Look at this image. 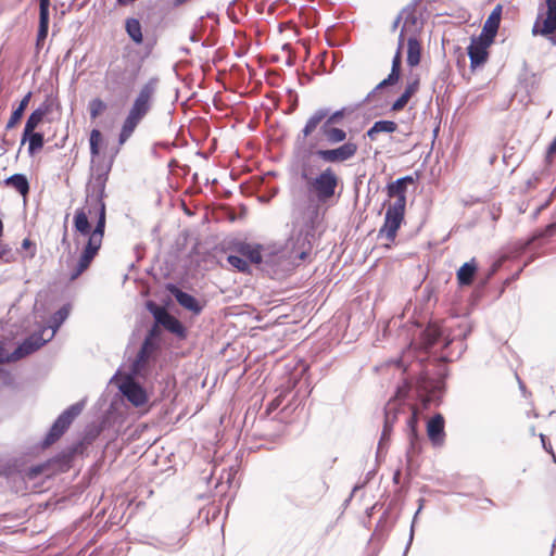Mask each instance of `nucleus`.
Masks as SVG:
<instances>
[{
    "label": "nucleus",
    "mask_w": 556,
    "mask_h": 556,
    "mask_svg": "<svg viewBox=\"0 0 556 556\" xmlns=\"http://www.w3.org/2000/svg\"><path fill=\"white\" fill-rule=\"evenodd\" d=\"M389 85L388 84H384V79L381 80L369 93L368 96L366 97V101H368L370 99V97L376 93L378 90L382 89V88H386L388 87Z\"/></svg>",
    "instance_id": "nucleus-50"
},
{
    "label": "nucleus",
    "mask_w": 556,
    "mask_h": 556,
    "mask_svg": "<svg viewBox=\"0 0 556 556\" xmlns=\"http://www.w3.org/2000/svg\"><path fill=\"white\" fill-rule=\"evenodd\" d=\"M400 79V71L392 70L387 78H384V84H388L389 86L395 85Z\"/></svg>",
    "instance_id": "nucleus-45"
},
{
    "label": "nucleus",
    "mask_w": 556,
    "mask_h": 556,
    "mask_svg": "<svg viewBox=\"0 0 556 556\" xmlns=\"http://www.w3.org/2000/svg\"><path fill=\"white\" fill-rule=\"evenodd\" d=\"M403 31H409V35H416L418 30V18L414 9H404L402 12Z\"/></svg>",
    "instance_id": "nucleus-31"
},
{
    "label": "nucleus",
    "mask_w": 556,
    "mask_h": 556,
    "mask_svg": "<svg viewBox=\"0 0 556 556\" xmlns=\"http://www.w3.org/2000/svg\"><path fill=\"white\" fill-rule=\"evenodd\" d=\"M227 260L232 267L241 273H247L250 268L248 261L242 255H229Z\"/></svg>",
    "instance_id": "nucleus-38"
},
{
    "label": "nucleus",
    "mask_w": 556,
    "mask_h": 556,
    "mask_svg": "<svg viewBox=\"0 0 556 556\" xmlns=\"http://www.w3.org/2000/svg\"><path fill=\"white\" fill-rule=\"evenodd\" d=\"M262 247L260 244L241 243L238 248V252L249 262L254 264L262 263Z\"/></svg>",
    "instance_id": "nucleus-27"
},
{
    "label": "nucleus",
    "mask_w": 556,
    "mask_h": 556,
    "mask_svg": "<svg viewBox=\"0 0 556 556\" xmlns=\"http://www.w3.org/2000/svg\"><path fill=\"white\" fill-rule=\"evenodd\" d=\"M39 1V14H50V0H38Z\"/></svg>",
    "instance_id": "nucleus-48"
},
{
    "label": "nucleus",
    "mask_w": 556,
    "mask_h": 556,
    "mask_svg": "<svg viewBox=\"0 0 556 556\" xmlns=\"http://www.w3.org/2000/svg\"><path fill=\"white\" fill-rule=\"evenodd\" d=\"M4 184L14 188L23 197H26L29 192V182L24 174H13L5 178Z\"/></svg>",
    "instance_id": "nucleus-26"
},
{
    "label": "nucleus",
    "mask_w": 556,
    "mask_h": 556,
    "mask_svg": "<svg viewBox=\"0 0 556 556\" xmlns=\"http://www.w3.org/2000/svg\"><path fill=\"white\" fill-rule=\"evenodd\" d=\"M421 47L417 35L407 37V59L406 62L410 67L417 66L420 62Z\"/></svg>",
    "instance_id": "nucleus-21"
},
{
    "label": "nucleus",
    "mask_w": 556,
    "mask_h": 556,
    "mask_svg": "<svg viewBox=\"0 0 556 556\" xmlns=\"http://www.w3.org/2000/svg\"><path fill=\"white\" fill-rule=\"evenodd\" d=\"M419 84V75L415 73H409L407 76V84L405 86V90L403 93L410 99L418 91Z\"/></svg>",
    "instance_id": "nucleus-35"
},
{
    "label": "nucleus",
    "mask_w": 556,
    "mask_h": 556,
    "mask_svg": "<svg viewBox=\"0 0 556 556\" xmlns=\"http://www.w3.org/2000/svg\"><path fill=\"white\" fill-rule=\"evenodd\" d=\"M109 172L110 167L97 168L86 186V205L75 212L74 230L83 237H88V241L71 273V280L77 279L90 266L102 245L106 223L104 198Z\"/></svg>",
    "instance_id": "nucleus-1"
},
{
    "label": "nucleus",
    "mask_w": 556,
    "mask_h": 556,
    "mask_svg": "<svg viewBox=\"0 0 556 556\" xmlns=\"http://www.w3.org/2000/svg\"><path fill=\"white\" fill-rule=\"evenodd\" d=\"M338 185L339 177L331 167L325 168L308 181L309 190L319 202H326L331 199L336 193Z\"/></svg>",
    "instance_id": "nucleus-6"
},
{
    "label": "nucleus",
    "mask_w": 556,
    "mask_h": 556,
    "mask_svg": "<svg viewBox=\"0 0 556 556\" xmlns=\"http://www.w3.org/2000/svg\"><path fill=\"white\" fill-rule=\"evenodd\" d=\"M401 64H402V54L400 48H397L395 55L392 60V70L401 71Z\"/></svg>",
    "instance_id": "nucleus-47"
},
{
    "label": "nucleus",
    "mask_w": 556,
    "mask_h": 556,
    "mask_svg": "<svg viewBox=\"0 0 556 556\" xmlns=\"http://www.w3.org/2000/svg\"><path fill=\"white\" fill-rule=\"evenodd\" d=\"M556 153V136L555 139L551 142V144L547 148V155Z\"/></svg>",
    "instance_id": "nucleus-53"
},
{
    "label": "nucleus",
    "mask_w": 556,
    "mask_h": 556,
    "mask_svg": "<svg viewBox=\"0 0 556 556\" xmlns=\"http://www.w3.org/2000/svg\"><path fill=\"white\" fill-rule=\"evenodd\" d=\"M402 21V14H399L396 16V18L394 20L393 22V25H392V30H395L400 24V22Z\"/></svg>",
    "instance_id": "nucleus-59"
},
{
    "label": "nucleus",
    "mask_w": 556,
    "mask_h": 556,
    "mask_svg": "<svg viewBox=\"0 0 556 556\" xmlns=\"http://www.w3.org/2000/svg\"><path fill=\"white\" fill-rule=\"evenodd\" d=\"M477 263L475 258L464 263L457 270V280L460 286H469L472 283L477 273Z\"/></svg>",
    "instance_id": "nucleus-23"
},
{
    "label": "nucleus",
    "mask_w": 556,
    "mask_h": 556,
    "mask_svg": "<svg viewBox=\"0 0 556 556\" xmlns=\"http://www.w3.org/2000/svg\"><path fill=\"white\" fill-rule=\"evenodd\" d=\"M397 180H401L400 182L403 184L405 187L407 186V184H412L414 181L412 176H404L399 178Z\"/></svg>",
    "instance_id": "nucleus-54"
},
{
    "label": "nucleus",
    "mask_w": 556,
    "mask_h": 556,
    "mask_svg": "<svg viewBox=\"0 0 556 556\" xmlns=\"http://www.w3.org/2000/svg\"><path fill=\"white\" fill-rule=\"evenodd\" d=\"M397 124L393 121L381 119L374 123V125L366 131L365 137L371 141L376 140L377 135L380 132L392 134L396 131Z\"/></svg>",
    "instance_id": "nucleus-22"
},
{
    "label": "nucleus",
    "mask_w": 556,
    "mask_h": 556,
    "mask_svg": "<svg viewBox=\"0 0 556 556\" xmlns=\"http://www.w3.org/2000/svg\"><path fill=\"white\" fill-rule=\"evenodd\" d=\"M400 478H401V470H400V469H397V470L394 472V475H393V479H392V480H393V482H394L395 484H399V483H400Z\"/></svg>",
    "instance_id": "nucleus-58"
},
{
    "label": "nucleus",
    "mask_w": 556,
    "mask_h": 556,
    "mask_svg": "<svg viewBox=\"0 0 556 556\" xmlns=\"http://www.w3.org/2000/svg\"><path fill=\"white\" fill-rule=\"evenodd\" d=\"M415 389L417 396L426 407L430 402L438 397L442 389V381L434 380L424 374L417 378Z\"/></svg>",
    "instance_id": "nucleus-12"
},
{
    "label": "nucleus",
    "mask_w": 556,
    "mask_h": 556,
    "mask_svg": "<svg viewBox=\"0 0 556 556\" xmlns=\"http://www.w3.org/2000/svg\"><path fill=\"white\" fill-rule=\"evenodd\" d=\"M70 311H71L70 304L63 305L55 313H53V315L50 318L49 325L43 327V328H48L47 337L50 340L53 339L58 329L67 319V317L70 315Z\"/></svg>",
    "instance_id": "nucleus-20"
},
{
    "label": "nucleus",
    "mask_w": 556,
    "mask_h": 556,
    "mask_svg": "<svg viewBox=\"0 0 556 556\" xmlns=\"http://www.w3.org/2000/svg\"><path fill=\"white\" fill-rule=\"evenodd\" d=\"M401 180H394L387 185V194L389 198H395L392 205L406 206V187L400 182Z\"/></svg>",
    "instance_id": "nucleus-25"
},
{
    "label": "nucleus",
    "mask_w": 556,
    "mask_h": 556,
    "mask_svg": "<svg viewBox=\"0 0 556 556\" xmlns=\"http://www.w3.org/2000/svg\"><path fill=\"white\" fill-rule=\"evenodd\" d=\"M10 252H11V250H10V248H8V245H0V258L5 256Z\"/></svg>",
    "instance_id": "nucleus-56"
},
{
    "label": "nucleus",
    "mask_w": 556,
    "mask_h": 556,
    "mask_svg": "<svg viewBox=\"0 0 556 556\" xmlns=\"http://www.w3.org/2000/svg\"><path fill=\"white\" fill-rule=\"evenodd\" d=\"M442 337V331L437 327H428L424 332V340L426 348H431L437 344Z\"/></svg>",
    "instance_id": "nucleus-34"
},
{
    "label": "nucleus",
    "mask_w": 556,
    "mask_h": 556,
    "mask_svg": "<svg viewBox=\"0 0 556 556\" xmlns=\"http://www.w3.org/2000/svg\"><path fill=\"white\" fill-rule=\"evenodd\" d=\"M409 446L406 451V462L409 466L413 459V456L419 454L421 451V443L419 434H407Z\"/></svg>",
    "instance_id": "nucleus-33"
},
{
    "label": "nucleus",
    "mask_w": 556,
    "mask_h": 556,
    "mask_svg": "<svg viewBox=\"0 0 556 556\" xmlns=\"http://www.w3.org/2000/svg\"><path fill=\"white\" fill-rule=\"evenodd\" d=\"M140 376L141 375H134L130 370L118 387L123 396L136 407H140L148 402V394L144 388L136 381V378Z\"/></svg>",
    "instance_id": "nucleus-11"
},
{
    "label": "nucleus",
    "mask_w": 556,
    "mask_h": 556,
    "mask_svg": "<svg viewBox=\"0 0 556 556\" xmlns=\"http://www.w3.org/2000/svg\"><path fill=\"white\" fill-rule=\"evenodd\" d=\"M125 29L129 38L137 45L142 43L143 35L141 29V24L138 18L130 17L125 22Z\"/></svg>",
    "instance_id": "nucleus-29"
},
{
    "label": "nucleus",
    "mask_w": 556,
    "mask_h": 556,
    "mask_svg": "<svg viewBox=\"0 0 556 556\" xmlns=\"http://www.w3.org/2000/svg\"><path fill=\"white\" fill-rule=\"evenodd\" d=\"M394 425L383 421L381 437L378 443V451L388 447Z\"/></svg>",
    "instance_id": "nucleus-36"
},
{
    "label": "nucleus",
    "mask_w": 556,
    "mask_h": 556,
    "mask_svg": "<svg viewBox=\"0 0 556 556\" xmlns=\"http://www.w3.org/2000/svg\"><path fill=\"white\" fill-rule=\"evenodd\" d=\"M101 140V132L98 129H92L90 132L89 144H90V153L92 156H97L99 154V142Z\"/></svg>",
    "instance_id": "nucleus-39"
},
{
    "label": "nucleus",
    "mask_w": 556,
    "mask_h": 556,
    "mask_svg": "<svg viewBox=\"0 0 556 556\" xmlns=\"http://www.w3.org/2000/svg\"><path fill=\"white\" fill-rule=\"evenodd\" d=\"M545 16L539 13L532 27V34H549L556 30V0H546Z\"/></svg>",
    "instance_id": "nucleus-13"
},
{
    "label": "nucleus",
    "mask_w": 556,
    "mask_h": 556,
    "mask_svg": "<svg viewBox=\"0 0 556 556\" xmlns=\"http://www.w3.org/2000/svg\"><path fill=\"white\" fill-rule=\"evenodd\" d=\"M5 358H7V354L4 353V349L0 345V364L8 363L5 361Z\"/></svg>",
    "instance_id": "nucleus-57"
},
{
    "label": "nucleus",
    "mask_w": 556,
    "mask_h": 556,
    "mask_svg": "<svg viewBox=\"0 0 556 556\" xmlns=\"http://www.w3.org/2000/svg\"><path fill=\"white\" fill-rule=\"evenodd\" d=\"M405 206L390 204L387 208L384 223L378 230V238L386 237L390 242H394L399 228L404 220Z\"/></svg>",
    "instance_id": "nucleus-10"
},
{
    "label": "nucleus",
    "mask_w": 556,
    "mask_h": 556,
    "mask_svg": "<svg viewBox=\"0 0 556 556\" xmlns=\"http://www.w3.org/2000/svg\"><path fill=\"white\" fill-rule=\"evenodd\" d=\"M400 79V71L392 70L387 78H384V84H388L389 86L395 85Z\"/></svg>",
    "instance_id": "nucleus-44"
},
{
    "label": "nucleus",
    "mask_w": 556,
    "mask_h": 556,
    "mask_svg": "<svg viewBox=\"0 0 556 556\" xmlns=\"http://www.w3.org/2000/svg\"><path fill=\"white\" fill-rule=\"evenodd\" d=\"M148 309L153 315L156 324L163 326L167 331L174 333L179 339H185L187 337V330L182 323L177 317L169 314L165 308L157 306L153 302H148Z\"/></svg>",
    "instance_id": "nucleus-9"
},
{
    "label": "nucleus",
    "mask_w": 556,
    "mask_h": 556,
    "mask_svg": "<svg viewBox=\"0 0 556 556\" xmlns=\"http://www.w3.org/2000/svg\"><path fill=\"white\" fill-rule=\"evenodd\" d=\"M489 39H473L468 47V56L470 60V67L472 70L483 65L488 60V46Z\"/></svg>",
    "instance_id": "nucleus-15"
},
{
    "label": "nucleus",
    "mask_w": 556,
    "mask_h": 556,
    "mask_svg": "<svg viewBox=\"0 0 556 556\" xmlns=\"http://www.w3.org/2000/svg\"><path fill=\"white\" fill-rule=\"evenodd\" d=\"M31 91H28L23 99L20 101L17 108L12 112L5 128H13L23 117L25 110L27 109L29 101L31 99Z\"/></svg>",
    "instance_id": "nucleus-28"
},
{
    "label": "nucleus",
    "mask_w": 556,
    "mask_h": 556,
    "mask_svg": "<svg viewBox=\"0 0 556 556\" xmlns=\"http://www.w3.org/2000/svg\"><path fill=\"white\" fill-rule=\"evenodd\" d=\"M167 290L176 299L178 304L180 306H182L184 308L190 311L194 315H199L202 312L203 306L200 304L198 299L194 298L192 294H190L186 291H182L181 289H179L177 286H175L173 283H169L167 286Z\"/></svg>",
    "instance_id": "nucleus-14"
},
{
    "label": "nucleus",
    "mask_w": 556,
    "mask_h": 556,
    "mask_svg": "<svg viewBox=\"0 0 556 556\" xmlns=\"http://www.w3.org/2000/svg\"><path fill=\"white\" fill-rule=\"evenodd\" d=\"M427 434L434 446H441L444 442V418L441 414H435L427 424Z\"/></svg>",
    "instance_id": "nucleus-17"
},
{
    "label": "nucleus",
    "mask_w": 556,
    "mask_h": 556,
    "mask_svg": "<svg viewBox=\"0 0 556 556\" xmlns=\"http://www.w3.org/2000/svg\"><path fill=\"white\" fill-rule=\"evenodd\" d=\"M412 383L405 379L401 386L396 388L395 394L384 406V421L395 425L399 416L406 414L407 403L405 402L412 391Z\"/></svg>",
    "instance_id": "nucleus-7"
},
{
    "label": "nucleus",
    "mask_w": 556,
    "mask_h": 556,
    "mask_svg": "<svg viewBox=\"0 0 556 556\" xmlns=\"http://www.w3.org/2000/svg\"><path fill=\"white\" fill-rule=\"evenodd\" d=\"M413 536H414V523H413V525H412V527H410V534H409L408 544H407V546H406V551L408 549V547H409V545H410V543H412V541H413Z\"/></svg>",
    "instance_id": "nucleus-60"
},
{
    "label": "nucleus",
    "mask_w": 556,
    "mask_h": 556,
    "mask_svg": "<svg viewBox=\"0 0 556 556\" xmlns=\"http://www.w3.org/2000/svg\"><path fill=\"white\" fill-rule=\"evenodd\" d=\"M85 405L86 400H81L77 403L72 404L64 412H62L54 420L50 430L45 437L42 445L47 447L56 442L70 428L74 419L81 414Z\"/></svg>",
    "instance_id": "nucleus-5"
},
{
    "label": "nucleus",
    "mask_w": 556,
    "mask_h": 556,
    "mask_svg": "<svg viewBox=\"0 0 556 556\" xmlns=\"http://www.w3.org/2000/svg\"><path fill=\"white\" fill-rule=\"evenodd\" d=\"M122 71L118 70V68H111L108 73H106V78L112 80L114 84H119L121 80H122Z\"/></svg>",
    "instance_id": "nucleus-43"
},
{
    "label": "nucleus",
    "mask_w": 556,
    "mask_h": 556,
    "mask_svg": "<svg viewBox=\"0 0 556 556\" xmlns=\"http://www.w3.org/2000/svg\"><path fill=\"white\" fill-rule=\"evenodd\" d=\"M541 36H544L547 38V40L553 45L556 46V34L555 30L549 34H540Z\"/></svg>",
    "instance_id": "nucleus-52"
},
{
    "label": "nucleus",
    "mask_w": 556,
    "mask_h": 556,
    "mask_svg": "<svg viewBox=\"0 0 556 556\" xmlns=\"http://www.w3.org/2000/svg\"><path fill=\"white\" fill-rule=\"evenodd\" d=\"M405 415H408L407 417V420H406V434H417L418 433V422H419V413H418V409L410 405V404H407L406 406V414Z\"/></svg>",
    "instance_id": "nucleus-32"
},
{
    "label": "nucleus",
    "mask_w": 556,
    "mask_h": 556,
    "mask_svg": "<svg viewBox=\"0 0 556 556\" xmlns=\"http://www.w3.org/2000/svg\"><path fill=\"white\" fill-rule=\"evenodd\" d=\"M22 248L25 249V250H30V253H29V257L33 258L36 254V247L35 244L31 242L30 239L26 238L23 240L22 242Z\"/></svg>",
    "instance_id": "nucleus-46"
},
{
    "label": "nucleus",
    "mask_w": 556,
    "mask_h": 556,
    "mask_svg": "<svg viewBox=\"0 0 556 556\" xmlns=\"http://www.w3.org/2000/svg\"><path fill=\"white\" fill-rule=\"evenodd\" d=\"M283 394L280 393L273 401H270L266 407L265 414L269 416L273 412H275L283 402Z\"/></svg>",
    "instance_id": "nucleus-40"
},
{
    "label": "nucleus",
    "mask_w": 556,
    "mask_h": 556,
    "mask_svg": "<svg viewBox=\"0 0 556 556\" xmlns=\"http://www.w3.org/2000/svg\"><path fill=\"white\" fill-rule=\"evenodd\" d=\"M62 243H63V244H65V243H66V244H68V241H67V231H66V229L64 230V235H63V238H62Z\"/></svg>",
    "instance_id": "nucleus-64"
},
{
    "label": "nucleus",
    "mask_w": 556,
    "mask_h": 556,
    "mask_svg": "<svg viewBox=\"0 0 556 556\" xmlns=\"http://www.w3.org/2000/svg\"><path fill=\"white\" fill-rule=\"evenodd\" d=\"M105 110L106 103L99 98L92 99L89 102V113L91 118H97Z\"/></svg>",
    "instance_id": "nucleus-37"
},
{
    "label": "nucleus",
    "mask_w": 556,
    "mask_h": 556,
    "mask_svg": "<svg viewBox=\"0 0 556 556\" xmlns=\"http://www.w3.org/2000/svg\"><path fill=\"white\" fill-rule=\"evenodd\" d=\"M136 0H117V3L121 5H127L129 3L135 2Z\"/></svg>",
    "instance_id": "nucleus-61"
},
{
    "label": "nucleus",
    "mask_w": 556,
    "mask_h": 556,
    "mask_svg": "<svg viewBox=\"0 0 556 556\" xmlns=\"http://www.w3.org/2000/svg\"><path fill=\"white\" fill-rule=\"evenodd\" d=\"M541 441L543 444V447L546 452L551 453L553 456L554 462H556V455L553 452L552 444L546 442V438L544 434H541Z\"/></svg>",
    "instance_id": "nucleus-49"
},
{
    "label": "nucleus",
    "mask_w": 556,
    "mask_h": 556,
    "mask_svg": "<svg viewBox=\"0 0 556 556\" xmlns=\"http://www.w3.org/2000/svg\"><path fill=\"white\" fill-rule=\"evenodd\" d=\"M47 332L48 328H40L38 331L28 336L12 353L7 354L5 361L13 363L38 351L41 346L51 341L48 337H45Z\"/></svg>",
    "instance_id": "nucleus-8"
},
{
    "label": "nucleus",
    "mask_w": 556,
    "mask_h": 556,
    "mask_svg": "<svg viewBox=\"0 0 556 556\" xmlns=\"http://www.w3.org/2000/svg\"><path fill=\"white\" fill-rule=\"evenodd\" d=\"M159 83L160 79L157 77H151L140 88L122 125L121 132L118 135L119 144L125 143L131 137L137 126L151 110Z\"/></svg>",
    "instance_id": "nucleus-3"
},
{
    "label": "nucleus",
    "mask_w": 556,
    "mask_h": 556,
    "mask_svg": "<svg viewBox=\"0 0 556 556\" xmlns=\"http://www.w3.org/2000/svg\"><path fill=\"white\" fill-rule=\"evenodd\" d=\"M406 35L409 36V31H403V27H402L401 31H400V35H399V46H397V48H400V50H402V48L404 46V41H405V36Z\"/></svg>",
    "instance_id": "nucleus-51"
},
{
    "label": "nucleus",
    "mask_w": 556,
    "mask_h": 556,
    "mask_svg": "<svg viewBox=\"0 0 556 556\" xmlns=\"http://www.w3.org/2000/svg\"><path fill=\"white\" fill-rule=\"evenodd\" d=\"M157 344L151 343L149 339H144L140 350L130 366V370L134 375H142L148 361L152 356V354L156 351Z\"/></svg>",
    "instance_id": "nucleus-16"
},
{
    "label": "nucleus",
    "mask_w": 556,
    "mask_h": 556,
    "mask_svg": "<svg viewBox=\"0 0 556 556\" xmlns=\"http://www.w3.org/2000/svg\"><path fill=\"white\" fill-rule=\"evenodd\" d=\"M320 132L328 146H336L330 149H317L314 155L324 163L340 164L352 160L357 151L358 146L352 140H346L348 132L343 128L336 125H320Z\"/></svg>",
    "instance_id": "nucleus-2"
},
{
    "label": "nucleus",
    "mask_w": 556,
    "mask_h": 556,
    "mask_svg": "<svg viewBox=\"0 0 556 556\" xmlns=\"http://www.w3.org/2000/svg\"><path fill=\"white\" fill-rule=\"evenodd\" d=\"M50 14H39V24L36 38V50L40 51L49 31Z\"/></svg>",
    "instance_id": "nucleus-30"
},
{
    "label": "nucleus",
    "mask_w": 556,
    "mask_h": 556,
    "mask_svg": "<svg viewBox=\"0 0 556 556\" xmlns=\"http://www.w3.org/2000/svg\"><path fill=\"white\" fill-rule=\"evenodd\" d=\"M501 16H502V5L497 4L486 18L482 34L484 35L485 39H489V42H492L494 37L497 34L500 23H501Z\"/></svg>",
    "instance_id": "nucleus-18"
},
{
    "label": "nucleus",
    "mask_w": 556,
    "mask_h": 556,
    "mask_svg": "<svg viewBox=\"0 0 556 556\" xmlns=\"http://www.w3.org/2000/svg\"><path fill=\"white\" fill-rule=\"evenodd\" d=\"M351 112L352 110L348 108H341L333 112L327 106L316 109L306 119L301 132L296 136V143L304 142L320 125L339 124Z\"/></svg>",
    "instance_id": "nucleus-4"
},
{
    "label": "nucleus",
    "mask_w": 556,
    "mask_h": 556,
    "mask_svg": "<svg viewBox=\"0 0 556 556\" xmlns=\"http://www.w3.org/2000/svg\"><path fill=\"white\" fill-rule=\"evenodd\" d=\"M28 142V154L30 156L35 155L40 149H42L45 144V137L42 132L31 131L26 135V131H23L21 144Z\"/></svg>",
    "instance_id": "nucleus-24"
},
{
    "label": "nucleus",
    "mask_w": 556,
    "mask_h": 556,
    "mask_svg": "<svg viewBox=\"0 0 556 556\" xmlns=\"http://www.w3.org/2000/svg\"><path fill=\"white\" fill-rule=\"evenodd\" d=\"M188 0H174V5L175 7H179L181 4H184L185 2H187Z\"/></svg>",
    "instance_id": "nucleus-63"
},
{
    "label": "nucleus",
    "mask_w": 556,
    "mask_h": 556,
    "mask_svg": "<svg viewBox=\"0 0 556 556\" xmlns=\"http://www.w3.org/2000/svg\"><path fill=\"white\" fill-rule=\"evenodd\" d=\"M159 325H160V324H156V323H155V325H153V326L151 327V329L148 331V333H147V336H146V338H144V339H149V341H150L151 343H156V339L159 338V336H160V333H161L160 328H159Z\"/></svg>",
    "instance_id": "nucleus-42"
},
{
    "label": "nucleus",
    "mask_w": 556,
    "mask_h": 556,
    "mask_svg": "<svg viewBox=\"0 0 556 556\" xmlns=\"http://www.w3.org/2000/svg\"><path fill=\"white\" fill-rule=\"evenodd\" d=\"M408 101H409V98L406 94L402 93L401 97L397 98L391 105V111L399 112V111L403 110Z\"/></svg>",
    "instance_id": "nucleus-41"
},
{
    "label": "nucleus",
    "mask_w": 556,
    "mask_h": 556,
    "mask_svg": "<svg viewBox=\"0 0 556 556\" xmlns=\"http://www.w3.org/2000/svg\"><path fill=\"white\" fill-rule=\"evenodd\" d=\"M40 472H41L40 467H33V468H30L28 476H29V478H35Z\"/></svg>",
    "instance_id": "nucleus-55"
},
{
    "label": "nucleus",
    "mask_w": 556,
    "mask_h": 556,
    "mask_svg": "<svg viewBox=\"0 0 556 556\" xmlns=\"http://www.w3.org/2000/svg\"><path fill=\"white\" fill-rule=\"evenodd\" d=\"M50 111L51 104L48 101L42 102L36 110H34L25 123L24 131H26V135L34 131Z\"/></svg>",
    "instance_id": "nucleus-19"
},
{
    "label": "nucleus",
    "mask_w": 556,
    "mask_h": 556,
    "mask_svg": "<svg viewBox=\"0 0 556 556\" xmlns=\"http://www.w3.org/2000/svg\"><path fill=\"white\" fill-rule=\"evenodd\" d=\"M362 486H363V485H355V486L353 488V490H352V492H351V495H350V498H349L348 501H350V500L353 497L354 493H355L356 491H358V489H361Z\"/></svg>",
    "instance_id": "nucleus-62"
}]
</instances>
